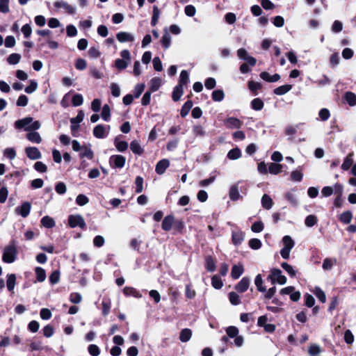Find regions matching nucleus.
Wrapping results in <instances>:
<instances>
[{
    "label": "nucleus",
    "mask_w": 356,
    "mask_h": 356,
    "mask_svg": "<svg viewBox=\"0 0 356 356\" xmlns=\"http://www.w3.org/2000/svg\"><path fill=\"white\" fill-rule=\"evenodd\" d=\"M17 254V243L15 240L10 241L8 245L4 248L2 260L5 263L10 264L15 261Z\"/></svg>",
    "instance_id": "1"
},
{
    "label": "nucleus",
    "mask_w": 356,
    "mask_h": 356,
    "mask_svg": "<svg viewBox=\"0 0 356 356\" xmlns=\"http://www.w3.org/2000/svg\"><path fill=\"white\" fill-rule=\"evenodd\" d=\"M267 280H270L272 284L278 283L281 285L286 284L287 281L286 277L282 275V270L276 268L270 269V274L268 275Z\"/></svg>",
    "instance_id": "2"
},
{
    "label": "nucleus",
    "mask_w": 356,
    "mask_h": 356,
    "mask_svg": "<svg viewBox=\"0 0 356 356\" xmlns=\"http://www.w3.org/2000/svg\"><path fill=\"white\" fill-rule=\"evenodd\" d=\"M68 226L70 228H75L76 227H80L83 230L87 229V225L84 218L80 214L73 215L71 214L68 216Z\"/></svg>",
    "instance_id": "3"
},
{
    "label": "nucleus",
    "mask_w": 356,
    "mask_h": 356,
    "mask_svg": "<svg viewBox=\"0 0 356 356\" xmlns=\"http://www.w3.org/2000/svg\"><path fill=\"white\" fill-rule=\"evenodd\" d=\"M120 56L122 59H116L115 66L118 70H122L127 67L129 62L131 60V54L128 49H124L120 52Z\"/></svg>",
    "instance_id": "4"
},
{
    "label": "nucleus",
    "mask_w": 356,
    "mask_h": 356,
    "mask_svg": "<svg viewBox=\"0 0 356 356\" xmlns=\"http://www.w3.org/2000/svg\"><path fill=\"white\" fill-rule=\"evenodd\" d=\"M110 165L115 168H122L126 163V158L120 154L112 155L109 159Z\"/></svg>",
    "instance_id": "5"
},
{
    "label": "nucleus",
    "mask_w": 356,
    "mask_h": 356,
    "mask_svg": "<svg viewBox=\"0 0 356 356\" xmlns=\"http://www.w3.org/2000/svg\"><path fill=\"white\" fill-rule=\"evenodd\" d=\"M237 56L240 59L245 60L251 67H254L257 63L256 58L249 56L248 51L244 48L238 49Z\"/></svg>",
    "instance_id": "6"
},
{
    "label": "nucleus",
    "mask_w": 356,
    "mask_h": 356,
    "mask_svg": "<svg viewBox=\"0 0 356 356\" xmlns=\"http://www.w3.org/2000/svg\"><path fill=\"white\" fill-rule=\"evenodd\" d=\"M224 124L227 129H240L243 122L234 117H229L225 120Z\"/></svg>",
    "instance_id": "7"
},
{
    "label": "nucleus",
    "mask_w": 356,
    "mask_h": 356,
    "mask_svg": "<svg viewBox=\"0 0 356 356\" xmlns=\"http://www.w3.org/2000/svg\"><path fill=\"white\" fill-rule=\"evenodd\" d=\"M250 282L249 277H243L241 281L235 285L234 289L237 293H243L248 289Z\"/></svg>",
    "instance_id": "8"
},
{
    "label": "nucleus",
    "mask_w": 356,
    "mask_h": 356,
    "mask_svg": "<svg viewBox=\"0 0 356 356\" xmlns=\"http://www.w3.org/2000/svg\"><path fill=\"white\" fill-rule=\"evenodd\" d=\"M26 156L31 160L39 159L42 157V154L36 147H27L25 148Z\"/></svg>",
    "instance_id": "9"
},
{
    "label": "nucleus",
    "mask_w": 356,
    "mask_h": 356,
    "mask_svg": "<svg viewBox=\"0 0 356 356\" xmlns=\"http://www.w3.org/2000/svg\"><path fill=\"white\" fill-rule=\"evenodd\" d=\"M245 238V232L241 229L234 230L232 232V243L238 246L243 241Z\"/></svg>",
    "instance_id": "10"
},
{
    "label": "nucleus",
    "mask_w": 356,
    "mask_h": 356,
    "mask_svg": "<svg viewBox=\"0 0 356 356\" xmlns=\"http://www.w3.org/2000/svg\"><path fill=\"white\" fill-rule=\"evenodd\" d=\"M175 216L172 214H170L164 217L162 223L161 228L165 232H169L172 228L175 223Z\"/></svg>",
    "instance_id": "11"
},
{
    "label": "nucleus",
    "mask_w": 356,
    "mask_h": 356,
    "mask_svg": "<svg viewBox=\"0 0 356 356\" xmlns=\"http://www.w3.org/2000/svg\"><path fill=\"white\" fill-rule=\"evenodd\" d=\"M31 204L29 202H24L21 206L16 208V212L23 218L27 217L31 211Z\"/></svg>",
    "instance_id": "12"
},
{
    "label": "nucleus",
    "mask_w": 356,
    "mask_h": 356,
    "mask_svg": "<svg viewBox=\"0 0 356 356\" xmlns=\"http://www.w3.org/2000/svg\"><path fill=\"white\" fill-rule=\"evenodd\" d=\"M170 165V161L167 159L160 160L156 165L155 171L158 175H163Z\"/></svg>",
    "instance_id": "13"
},
{
    "label": "nucleus",
    "mask_w": 356,
    "mask_h": 356,
    "mask_svg": "<svg viewBox=\"0 0 356 356\" xmlns=\"http://www.w3.org/2000/svg\"><path fill=\"white\" fill-rule=\"evenodd\" d=\"M54 5L57 8H63L65 10V12L70 15H74L76 12L74 7L64 1H57L54 2Z\"/></svg>",
    "instance_id": "14"
},
{
    "label": "nucleus",
    "mask_w": 356,
    "mask_h": 356,
    "mask_svg": "<svg viewBox=\"0 0 356 356\" xmlns=\"http://www.w3.org/2000/svg\"><path fill=\"white\" fill-rule=\"evenodd\" d=\"M259 76L261 79L269 83L276 82L280 79V75L279 74L270 75L268 72H262L260 73Z\"/></svg>",
    "instance_id": "15"
},
{
    "label": "nucleus",
    "mask_w": 356,
    "mask_h": 356,
    "mask_svg": "<svg viewBox=\"0 0 356 356\" xmlns=\"http://www.w3.org/2000/svg\"><path fill=\"white\" fill-rule=\"evenodd\" d=\"M32 122L33 118L26 117L23 119L15 121V127L17 129H21L23 128L25 129V127H28V125H29Z\"/></svg>",
    "instance_id": "16"
},
{
    "label": "nucleus",
    "mask_w": 356,
    "mask_h": 356,
    "mask_svg": "<svg viewBox=\"0 0 356 356\" xmlns=\"http://www.w3.org/2000/svg\"><path fill=\"white\" fill-rule=\"evenodd\" d=\"M93 135L97 138H104L106 136V127L103 124H97L93 129Z\"/></svg>",
    "instance_id": "17"
},
{
    "label": "nucleus",
    "mask_w": 356,
    "mask_h": 356,
    "mask_svg": "<svg viewBox=\"0 0 356 356\" xmlns=\"http://www.w3.org/2000/svg\"><path fill=\"white\" fill-rule=\"evenodd\" d=\"M244 272V268L242 264L234 265L232 268L231 276L234 280L238 279Z\"/></svg>",
    "instance_id": "18"
},
{
    "label": "nucleus",
    "mask_w": 356,
    "mask_h": 356,
    "mask_svg": "<svg viewBox=\"0 0 356 356\" xmlns=\"http://www.w3.org/2000/svg\"><path fill=\"white\" fill-rule=\"evenodd\" d=\"M116 38L120 42H133L134 37L127 32H119L116 34Z\"/></svg>",
    "instance_id": "19"
},
{
    "label": "nucleus",
    "mask_w": 356,
    "mask_h": 356,
    "mask_svg": "<svg viewBox=\"0 0 356 356\" xmlns=\"http://www.w3.org/2000/svg\"><path fill=\"white\" fill-rule=\"evenodd\" d=\"M130 149L134 154L139 156H141L144 153L143 148L141 147L139 142L136 140L131 142Z\"/></svg>",
    "instance_id": "20"
},
{
    "label": "nucleus",
    "mask_w": 356,
    "mask_h": 356,
    "mask_svg": "<svg viewBox=\"0 0 356 356\" xmlns=\"http://www.w3.org/2000/svg\"><path fill=\"white\" fill-rule=\"evenodd\" d=\"M41 226L45 227V228H52L55 226L56 222L53 218L45 216L42 218L40 220Z\"/></svg>",
    "instance_id": "21"
},
{
    "label": "nucleus",
    "mask_w": 356,
    "mask_h": 356,
    "mask_svg": "<svg viewBox=\"0 0 356 356\" xmlns=\"http://www.w3.org/2000/svg\"><path fill=\"white\" fill-rule=\"evenodd\" d=\"M184 93V87L177 85L172 91V99L174 102H178Z\"/></svg>",
    "instance_id": "22"
},
{
    "label": "nucleus",
    "mask_w": 356,
    "mask_h": 356,
    "mask_svg": "<svg viewBox=\"0 0 356 356\" xmlns=\"http://www.w3.org/2000/svg\"><path fill=\"white\" fill-rule=\"evenodd\" d=\"M248 89L251 91L253 95L256 96L258 95V90L262 88L261 83L255 82L254 81H249L248 82Z\"/></svg>",
    "instance_id": "23"
},
{
    "label": "nucleus",
    "mask_w": 356,
    "mask_h": 356,
    "mask_svg": "<svg viewBox=\"0 0 356 356\" xmlns=\"http://www.w3.org/2000/svg\"><path fill=\"white\" fill-rule=\"evenodd\" d=\"M292 85L285 84L280 86L273 90V93L277 95H283L292 89Z\"/></svg>",
    "instance_id": "24"
},
{
    "label": "nucleus",
    "mask_w": 356,
    "mask_h": 356,
    "mask_svg": "<svg viewBox=\"0 0 356 356\" xmlns=\"http://www.w3.org/2000/svg\"><path fill=\"white\" fill-rule=\"evenodd\" d=\"M229 196L231 200L236 201L240 198H242L239 193L238 188L237 185H233L229 189Z\"/></svg>",
    "instance_id": "25"
},
{
    "label": "nucleus",
    "mask_w": 356,
    "mask_h": 356,
    "mask_svg": "<svg viewBox=\"0 0 356 356\" xmlns=\"http://www.w3.org/2000/svg\"><path fill=\"white\" fill-rule=\"evenodd\" d=\"M123 293L126 296H132L135 298H141L142 295L141 293L137 291L135 288L131 286H125L123 289Z\"/></svg>",
    "instance_id": "26"
},
{
    "label": "nucleus",
    "mask_w": 356,
    "mask_h": 356,
    "mask_svg": "<svg viewBox=\"0 0 356 356\" xmlns=\"http://www.w3.org/2000/svg\"><path fill=\"white\" fill-rule=\"evenodd\" d=\"M26 137L29 141L32 143L39 144L42 142V138L40 134L37 131H30L26 134Z\"/></svg>",
    "instance_id": "27"
},
{
    "label": "nucleus",
    "mask_w": 356,
    "mask_h": 356,
    "mask_svg": "<svg viewBox=\"0 0 356 356\" xmlns=\"http://www.w3.org/2000/svg\"><path fill=\"white\" fill-rule=\"evenodd\" d=\"M205 268L208 272L216 270V266L213 258L211 256H207L205 258Z\"/></svg>",
    "instance_id": "28"
},
{
    "label": "nucleus",
    "mask_w": 356,
    "mask_h": 356,
    "mask_svg": "<svg viewBox=\"0 0 356 356\" xmlns=\"http://www.w3.org/2000/svg\"><path fill=\"white\" fill-rule=\"evenodd\" d=\"M353 218V213L350 211H343L339 216V220L343 224H348L351 222Z\"/></svg>",
    "instance_id": "29"
},
{
    "label": "nucleus",
    "mask_w": 356,
    "mask_h": 356,
    "mask_svg": "<svg viewBox=\"0 0 356 356\" xmlns=\"http://www.w3.org/2000/svg\"><path fill=\"white\" fill-rule=\"evenodd\" d=\"M251 108L254 111H261L264 106L263 100L260 98H254L250 102Z\"/></svg>",
    "instance_id": "30"
},
{
    "label": "nucleus",
    "mask_w": 356,
    "mask_h": 356,
    "mask_svg": "<svg viewBox=\"0 0 356 356\" xmlns=\"http://www.w3.org/2000/svg\"><path fill=\"white\" fill-rule=\"evenodd\" d=\"M16 284V276L15 274H8L6 286L9 291H13Z\"/></svg>",
    "instance_id": "31"
},
{
    "label": "nucleus",
    "mask_w": 356,
    "mask_h": 356,
    "mask_svg": "<svg viewBox=\"0 0 356 356\" xmlns=\"http://www.w3.org/2000/svg\"><path fill=\"white\" fill-rule=\"evenodd\" d=\"M192 336V331L191 329L184 328L181 330L179 334V340L182 342H187L190 340Z\"/></svg>",
    "instance_id": "32"
},
{
    "label": "nucleus",
    "mask_w": 356,
    "mask_h": 356,
    "mask_svg": "<svg viewBox=\"0 0 356 356\" xmlns=\"http://www.w3.org/2000/svg\"><path fill=\"white\" fill-rule=\"evenodd\" d=\"M82 152L79 154V157L81 159L87 158L90 160H92L94 157V153L92 150L86 146H83L81 149Z\"/></svg>",
    "instance_id": "33"
},
{
    "label": "nucleus",
    "mask_w": 356,
    "mask_h": 356,
    "mask_svg": "<svg viewBox=\"0 0 356 356\" xmlns=\"http://www.w3.org/2000/svg\"><path fill=\"white\" fill-rule=\"evenodd\" d=\"M283 165L280 163H270L268 165V172L272 175H278L282 172Z\"/></svg>",
    "instance_id": "34"
},
{
    "label": "nucleus",
    "mask_w": 356,
    "mask_h": 356,
    "mask_svg": "<svg viewBox=\"0 0 356 356\" xmlns=\"http://www.w3.org/2000/svg\"><path fill=\"white\" fill-rule=\"evenodd\" d=\"M35 273L36 275V282H42L46 279V272L42 267H36L35 268Z\"/></svg>",
    "instance_id": "35"
},
{
    "label": "nucleus",
    "mask_w": 356,
    "mask_h": 356,
    "mask_svg": "<svg viewBox=\"0 0 356 356\" xmlns=\"http://www.w3.org/2000/svg\"><path fill=\"white\" fill-rule=\"evenodd\" d=\"M261 205L266 209H270L273 205L272 198L267 194H264L261 197Z\"/></svg>",
    "instance_id": "36"
},
{
    "label": "nucleus",
    "mask_w": 356,
    "mask_h": 356,
    "mask_svg": "<svg viewBox=\"0 0 356 356\" xmlns=\"http://www.w3.org/2000/svg\"><path fill=\"white\" fill-rule=\"evenodd\" d=\"M353 153H350L347 155V156L345 158L341 168L343 170H348L350 169V168L352 166L353 163Z\"/></svg>",
    "instance_id": "37"
},
{
    "label": "nucleus",
    "mask_w": 356,
    "mask_h": 356,
    "mask_svg": "<svg viewBox=\"0 0 356 356\" xmlns=\"http://www.w3.org/2000/svg\"><path fill=\"white\" fill-rule=\"evenodd\" d=\"M227 158L230 160H236L241 156V151L238 147H235L230 149L227 155Z\"/></svg>",
    "instance_id": "38"
},
{
    "label": "nucleus",
    "mask_w": 356,
    "mask_h": 356,
    "mask_svg": "<svg viewBox=\"0 0 356 356\" xmlns=\"http://www.w3.org/2000/svg\"><path fill=\"white\" fill-rule=\"evenodd\" d=\"M193 106V102L191 100H187L184 105L180 111V115L181 118H185L189 113L190 110Z\"/></svg>",
    "instance_id": "39"
},
{
    "label": "nucleus",
    "mask_w": 356,
    "mask_h": 356,
    "mask_svg": "<svg viewBox=\"0 0 356 356\" xmlns=\"http://www.w3.org/2000/svg\"><path fill=\"white\" fill-rule=\"evenodd\" d=\"M344 99L350 106L356 105V95L353 92H346L344 95Z\"/></svg>",
    "instance_id": "40"
},
{
    "label": "nucleus",
    "mask_w": 356,
    "mask_h": 356,
    "mask_svg": "<svg viewBox=\"0 0 356 356\" xmlns=\"http://www.w3.org/2000/svg\"><path fill=\"white\" fill-rule=\"evenodd\" d=\"M254 284L257 286V289L260 292L266 291V288L264 285V281L260 274H258L254 279Z\"/></svg>",
    "instance_id": "41"
},
{
    "label": "nucleus",
    "mask_w": 356,
    "mask_h": 356,
    "mask_svg": "<svg viewBox=\"0 0 356 356\" xmlns=\"http://www.w3.org/2000/svg\"><path fill=\"white\" fill-rule=\"evenodd\" d=\"M228 298L230 303L233 305H238L241 302L240 296L236 292H229L228 293Z\"/></svg>",
    "instance_id": "42"
},
{
    "label": "nucleus",
    "mask_w": 356,
    "mask_h": 356,
    "mask_svg": "<svg viewBox=\"0 0 356 356\" xmlns=\"http://www.w3.org/2000/svg\"><path fill=\"white\" fill-rule=\"evenodd\" d=\"M60 272L59 270H55L51 272L49 276V283L52 285L58 283L60 280Z\"/></svg>",
    "instance_id": "43"
},
{
    "label": "nucleus",
    "mask_w": 356,
    "mask_h": 356,
    "mask_svg": "<svg viewBox=\"0 0 356 356\" xmlns=\"http://www.w3.org/2000/svg\"><path fill=\"white\" fill-rule=\"evenodd\" d=\"M192 131L195 137H204L206 135L204 127L200 124L194 125Z\"/></svg>",
    "instance_id": "44"
},
{
    "label": "nucleus",
    "mask_w": 356,
    "mask_h": 356,
    "mask_svg": "<svg viewBox=\"0 0 356 356\" xmlns=\"http://www.w3.org/2000/svg\"><path fill=\"white\" fill-rule=\"evenodd\" d=\"M115 146L118 151L120 152H125L128 148V143L124 140L119 141L118 138H115L114 141Z\"/></svg>",
    "instance_id": "45"
},
{
    "label": "nucleus",
    "mask_w": 356,
    "mask_h": 356,
    "mask_svg": "<svg viewBox=\"0 0 356 356\" xmlns=\"http://www.w3.org/2000/svg\"><path fill=\"white\" fill-rule=\"evenodd\" d=\"M211 97L214 102H221L225 98L224 91L220 89L215 90L212 92Z\"/></svg>",
    "instance_id": "46"
},
{
    "label": "nucleus",
    "mask_w": 356,
    "mask_h": 356,
    "mask_svg": "<svg viewBox=\"0 0 356 356\" xmlns=\"http://www.w3.org/2000/svg\"><path fill=\"white\" fill-rule=\"evenodd\" d=\"M168 294L170 297L171 302H175L180 296L179 290L176 288L170 286L168 289Z\"/></svg>",
    "instance_id": "47"
},
{
    "label": "nucleus",
    "mask_w": 356,
    "mask_h": 356,
    "mask_svg": "<svg viewBox=\"0 0 356 356\" xmlns=\"http://www.w3.org/2000/svg\"><path fill=\"white\" fill-rule=\"evenodd\" d=\"M161 42L163 49H166L170 47L171 44V37L167 31H165L163 35Z\"/></svg>",
    "instance_id": "48"
},
{
    "label": "nucleus",
    "mask_w": 356,
    "mask_h": 356,
    "mask_svg": "<svg viewBox=\"0 0 356 356\" xmlns=\"http://www.w3.org/2000/svg\"><path fill=\"white\" fill-rule=\"evenodd\" d=\"M101 117L106 122H108L111 120V108L108 104L103 106Z\"/></svg>",
    "instance_id": "49"
},
{
    "label": "nucleus",
    "mask_w": 356,
    "mask_h": 356,
    "mask_svg": "<svg viewBox=\"0 0 356 356\" xmlns=\"http://www.w3.org/2000/svg\"><path fill=\"white\" fill-rule=\"evenodd\" d=\"M159 16H160V10L159 9L157 6H154L153 11H152V19H151V25L152 26H155L157 24Z\"/></svg>",
    "instance_id": "50"
},
{
    "label": "nucleus",
    "mask_w": 356,
    "mask_h": 356,
    "mask_svg": "<svg viewBox=\"0 0 356 356\" xmlns=\"http://www.w3.org/2000/svg\"><path fill=\"white\" fill-rule=\"evenodd\" d=\"M161 86V79L159 77H154L151 79L149 90L152 92L159 90Z\"/></svg>",
    "instance_id": "51"
},
{
    "label": "nucleus",
    "mask_w": 356,
    "mask_h": 356,
    "mask_svg": "<svg viewBox=\"0 0 356 356\" xmlns=\"http://www.w3.org/2000/svg\"><path fill=\"white\" fill-rule=\"evenodd\" d=\"M211 285L216 289H220L223 286V282L218 275H214L211 277Z\"/></svg>",
    "instance_id": "52"
},
{
    "label": "nucleus",
    "mask_w": 356,
    "mask_h": 356,
    "mask_svg": "<svg viewBox=\"0 0 356 356\" xmlns=\"http://www.w3.org/2000/svg\"><path fill=\"white\" fill-rule=\"evenodd\" d=\"M189 81V74L186 70H182L180 73L179 80L177 85L184 86L186 85Z\"/></svg>",
    "instance_id": "53"
},
{
    "label": "nucleus",
    "mask_w": 356,
    "mask_h": 356,
    "mask_svg": "<svg viewBox=\"0 0 356 356\" xmlns=\"http://www.w3.org/2000/svg\"><path fill=\"white\" fill-rule=\"evenodd\" d=\"M21 60V55L17 53H13L8 56L7 58V62L10 65H16Z\"/></svg>",
    "instance_id": "54"
},
{
    "label": "nucleus",
    "mask_w": 356,
    "mask_h": 356,
    "mask_svg": "<svg viewBox=\"0 0 356 356\" xmlns=\"http://www.w3.org/2000/svg\"><path fill=\"white\" fill-rule=\"evenodd\" d=\"M282 268L289 274L291 277H294L296 275V271L293 268L286 262L281 264Z\"/></svg>",
    "instance_id": "55"
},
{
    "label": "nucleus",
    "mask_w": 356,
    "mask_h": 356,
    "mask_svg": "<svg viewBox=\"0 0 356 356\" xmlns=\"http://www.w3.org/2000/svg\"><path fill=\"white\" fill-rule=\"evenodd\" d=\"M314 293L320 302H321L323 303L325 302V301H326L325 293L320 287H316L314 291Z\"/></svg>",
    "instance_id": "56"
},
{
    "label": "nucleus",
    "mask_w": 356,
    "mask_h": 356,
    "mask_svg": "<svg viewBox=\"0 0 356 356\" xmlns=\"http://www.w3.org/2000/svg\"><path fill=\"white\" fill-rule=\"evenodd\" d=\"M102 315L106 316H107L111 311V303L109 300H105L104 299L102 302Z\"/></svg>",
    "instance_id": "57"
},
{
    "label": "nucleus",
    "mask_w": 356,
    "mask_h": 356,
    "mask_svg": "<svg viewBox=\"0 0 356 356\" xmlns=\"http://www.w3.org/2000/svg\"><path fill=\"white\" fill-rule=\"evenodd\" d=\"M318 222V218L315 215H309L305 220V224L308 227L314 226Z\"/></svg>",
    "instance_id": "58"
},
{
    "label": "nucleus",
    "mask_w": 356,
    "mask_h": 356,
    "mask_svg": "<svg viewBox=\"0 0 356 356\" xmlns=\"http://www.w3.org/2000/svg\"><path fill=\"white\" fill-rule=\"evenodd\" d=\"M337 260L334 259L332 260L330 258H325L323 262V268L325 270H331L334 264H336Z\"/></svg>",
    "instance_id": "59"
},
{
    "label": "nucleus",
    "mask_w": 356,
    "mask_h": 356,
    "mask_svg": "<svg viewBox=\"0 0 356 356\" xmlns=\"http://www.w3.org/2000/svg\"><path fill=\"white\" fill-rule=\"evenodd\" d=\"M135 192L136 193H140L143 190V178L140 176H137L135 179Z\"/></svg>",
    "instance_id": "60"
},
{
    "label": "nucleus",
    "mask_w": 356,
    "mask_h": 356,
    "mask_svg": "<svg viewBox=\"0 0 356 356\" xmlns=\"http://www.w3.org/2000/svg\"><path fill=\"white\" fill-rule=\"evenodd\" d=\"M83 98L81 94H75L72 98V104L74 106H79L83 104Z\"/></svg>",
    "instance_id": "61"
},
{
    "label": "nucleus",
    "mask_w": 356,
    "mask_h": 356,
    "mask_svg": "<svg viewBox=\"0 0 356 356\" xmlns=\"http://www.w3.org/2000/svg\"><path fill=\"white\" fill-rule=\"evenodd\" d=\"M248 245L252 250H259L261 245V241L258 238H251L248 242Z\"/></svg>",
    "instance_id": "62"
},
{
    "label": "nucleus",
    "mask_w": 356,
    "mask_h": 356,
    "mask_svg": "<svg viewBox=\"0 0 356 356\" xmlns=\"http://www.w3.org/2000/svg\"><path fill=\"white\" fill-rule=\"evenodd\" d=\"M42 333L45 337L49 338L53 336L54 333V328L51 325L48 324L43 327Z\"/></svg>",
    "instance_id": "63"
},
{
    "label": "nucleus",
    "mask_w": 356,
    "mask_h": 356,
    "mask_svg": "<svg viewBox=\"0 0 356 356\" xmlns=\"http://www.w3.org/2000/svg\"><path fill=\"white\" fill-rule=\"evenodd\" d=\"M88 351L91 356H98L100 354V349L95 344L89 345L88 347Z\"/></svg>",
    "instance_id": "64"
}]
</instances>
